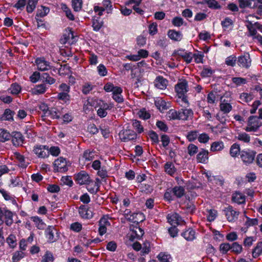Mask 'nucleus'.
<instances>
[{
	"mask_svg": "<svg viewBox=\"0 0 262 262\" xmlns=\"http://www.w3.org/2000/svg\"><path fill=\"white\" fill-rule=\"evenodd\" d=\"M179 111L178 112L174 110H170L168 111L167 116L170 120L179 119Z\"/></svg>",
	"mask_w": 262,
	"mask_h": 262,
	"instance_id": "obj_46",
	"label": "nucleus"
},
{
	"mask_svg": "<svg viewBox=\"0 0 262 262\" xmlns=\"http://www.w3.org/2000/svg\"><path fill=\"white\" fill-rule=\"evenodd\" d=\"M175 90L178 97L182 99V101L185 103H188V101L186 96V93L188 91L187 81L186 80H182L179 82L175 86Z\"/></svg>",
	"mask_w": 262,
	"mask_h": 262,
	"instance_id": "obj_2",
	"label": "nucleus"
},
{
	"mask_svg": "<svg viewBox=\"0 0 262 262\" xmlns=\"http://www.w3.org/2000/svg\"><path fill=\"white\" fill-rule=\"evenodd\" d=\"M73 32L71 29L66 30V32L63 35L62 38L60 39V42L62 44H66L69 41L71 38H73Z\"/></svg>",
	"mask_w": 262,
	"mask_h": 262,
	"instance_id": "obj_32",
	"label": "nucleus"
},
{
	"mask_svg": "<svg viewBox=\"0 0 262 262\" xmlns=\"http://www.w3.org/2000/svg\"><path fill=\"white\" fill-rule=\"evenodd\" d=\"M33 152L38 158L45 159L49 156V147L46 145H36L33 147Z\"/></svg>",
	"mask_w": 262,
	"mask_h": 262,
	"instance_id": "obj_4",
	"label": "nucleus"
},
{
	"mask_svg": "<svg viewBox=\"0 0 262 262\" xmlns=\"http://www.w3.org/2000/svg\"><path fill=\"white\" fill-rule=\"evenodd\" d=\"M232 81L236 86H239L245 84L247 82V79L242 77H233Z\"/></svg>",
	"mask_w": 262,
	"mask_h": 262,
	"instance_id": "obj_53",
	"label": "nucleus"
},
{
	"mask_svg": "<svg viewBox=\"0 0 262 262\" xmlns=\"http://www.w3.org/2000/svg\"><path fill=\"white\" fill-rule=\"evenodd\" d=\"M171 189L172 194L177 198H181L185 194V188L181 186H176Z\"/></svg>",
	"mask_w": 262,
	"mask_h": 262,
	"instance_id": "obj_22",
	"label": "nucleus"
},
{
	"mask_svg": "<svg viewBox=\"0 0 262 262\" xmlns=\"http://www.w3.org/2000/svg\"><path fill=\"white\" fill-rule=\"evenodd\" d=\"M187 149L188 154L192 156L197 153L198 147L193 144H190L187 147Z\"/></svg>",
	"mask_w": 262,
	"mask_h": 262,
	"instance_id": "obj_55",
	"label": "nucleus"
},
{
	"mask_svg": "<svg viewBox=\"0 0 262 262\" xmlns=\"http://www.w3.org/2000/svg\"><path fill=\"white\" fill-rule=\"evenodd\" d=\"M122 89L120 87H117L115 92L113 93V99L118 103H122L124 101L123 97L122 95Z\"/></svg>",
	"mask_w": 262,
	"mask_h": 262,
	"instance_id": "obj_20",
	"label": "nucleus"
},
{
	"mask_svg": "<svg viewBox=\"0 0 262 262\" xmlns=\"http://www.w3.org/2000/svg\"><path fill=\"white\" fill-rule=\"evenodd\" d=\"M231 250V245L229 243H223L220 246V251L222 254L227 253Z\"/></svg>",
	"mask_w": 262,
	"mask_h": 262,
	"instance_id": "obj_51",
	"label": "nucleus"
},
{
	"mask_svg": "<svg viewBox=\"0 0 262 262\" xmlns=\"http://www.w3.org/2000/svg\"><path fill=\"white\" fill-rule=\"evenodd\" d=\"M240 99L245 102H248L253 99V97L251 94L243 93L241 94Z\"/></svg>",
	"mask_w": 262,
	"mask_h": 262,
	"instance_id": "obj_54",
	"label": "nucleus"
},
{
	"mask_svg": "<svg viewBox=\"0 0 262 262\" xmlns=\"http://www.w3.org/2000/svg\"><path fill=\"white\" fill-rule=\"evenodd\" d=\"M240 152V147L239 144L234 143L231 146L230 154L232 157H235Z\"/></svg>",
	"mask_w": 262,
	"mask_h": 262,
	"instance_id": "obj_41",
	"label": "nucleus"
},
{
	"mask_svg": "<svg viewBox=\"0 0 262 262\" xmlns=\"http://www.w3.org/2000/svg\"><path fill=\"white\" fill-rule=\"evenodd\" d=\"M74 179L79 185L88 184L91 182L89 175L84 171H81L75 174Z\"/></svg>",
	"mask_w": 262,
	"mask_h": 262,
	"instance_id": "obj_7",
	"label": "nucleus"
},
{
	"mask_svg": "<svg viewBox=\"0 0 262 262\" xmlns=\"http://www.w3.org/2000/svg\"><path fill=\"white\" fill-rule=\"evenodd\" d=\"M254 0H238L239 6L241 8L249 7L251 5L252 1Z\"/></svg>",
	"mask_w": 262,
	"mask_h": 262,
	"instance_id": "obj_59",
	"label": "nucleus"
},
{
	"mask_svg": "<svg viewBox=\"0 0 262 262\" xmlns=\"http://www.w3.org/2000/svg\"><path fill=\"white\" fill-rule=\"evenodd\" d=\"M232 201L237 204H242L245 202V196L241 193L236 192L232 194Z\"/></svg>",
	"mask_w": 262,
	"mask_h": 262,
	"instance_id": "obj_27",
	"label": "nucleus"
},
{
	"mask_svg": "<svg viewBox=\"0 0 262 262\" xmlns=\"http://www.w3.org/2000/svg\"><path fill=\"white\" fill-rule=\"evenodd\" d=\"M256 152L253 150H242L240 152L241 158L245 164L252 163L255 157Z\"/></svg>",
	"mask_w": 262,
	"mask_h": 262,
	"instance_id": "obj_5",
	"label": "nucleus"
},
{
	"mask_svg": "<svg viewBox=\"0 0 262 262\" xmlns=\"http://www.w3.org/2000/svg\"><path fill=\"white\" fill-rule=\"evenodd\" d=\"M252 254L254 258L258 257L262 254V242L257 243L256 246L252 250Z\"/></svg>",
	"mask_w": 262,
	"mask_h": 262,
	"instance_id": "obj_30",
	"label": "nucleus"
},
{
	"mask_svg": "<svg viewBox=\"0 0 262 262\" xmlns=\"http://www.w3.org/2000/svg\"><path fill=\"white\" fill-rule=\"evenodd\" d=\"M0 193L2 194L4 198L7 200H12L13 203H16V201L14 199V198L10 194V193L3 189H0Z\"/></svg>",
	"mask_w": 262,
	"mask_h": 262,
	"instance_id": "obj_52",
	"label": "nucleus"
},
{
	"mask_svg": "<svg viewBox=\"0 0 262 262\" xmlns=\"http://www.w3.org/2000/svg\"><path fill=\"white\" fill-rule=\"evenodd\" d=\"M169 37L174 41H180L182 38V34L180 32L170 30L168 32Z\"/></svg>",
	"mask_w": 262,
	"mask_h": 262,
	"instance_id": "obj_28",
	"label": "nucleus"
},
{
	"mask_svg": "<svg viewBox=\"0 0 262 262\" xmlns=\"http://www.w3.org/2000/svg\"><path fill=\"white\" fill-rule=\"evenodd\" d=\"M236 58L235 56H230L226 59L225 63L227 65L234 67L235 64Z\"/></svg>",
	"mask_w": 262,
	"mask_h": 262,
	"instance_id": "obj_62",
	"label": "nucleus"
},
{
	"mask_svg": "<svg viewBox=\"0 0 262 262\" xmlns=\"http://www.w3.org/2000/svg\"><path fill=\"white\" fill-rule=\"evenodd\" d=\"M198 137V132L196 130L190 131L188 133L187 138L190 142L195 140Z\"/></svg>",
	"mask_w": 262,
	"mask_h": 262,
	"instance_id": "obj_57",
	"label": "nucleus"
},
{
	"mask_svg": "<svg viewBox=\"0 0 262 262\" xmlns=\"http://www.w3.org/2000/svg\"><path fill=\"white\" fill-rule=\"evenodd\" d=\"M72 7L75 11H79L82 8V0H72Z\"/></svg>",
	"mask_w": 262,
	"mask_h": 262,
	"instance_id": "obj_47",
	"label": "nucleus"
},
{
	"mask_svg": "<svg viewBox=\"0 0 262 262\" xmlns=\"http://www.w3.org/2000/svg\"><path fill=\"white\" fill-rule=\"evenodd\" d=\"M158 258L160 262H170L169 259L171 258V256L170 255L160 253L158 255Z\"/></svg>",
	"mask_w": 262,
	"mask_h": 262,
	"instance_id": "obj_60",
	"label": "nucleus"
},
{
	"mask_svg": "<svg viewBox=\"0 0 262 262\" xmlns=\"http://www.w3.org/2000/svg\"><path fill=\"white\" fill-rule=\"evenodd\" d=\"M49 12V8L45 6H41L40 8H38L37 9V13L35 16V19L37 23V27H45V25L44 24H42L41 25L39 24L38 17H43L47 15Z\"/></svg>",
	"mask_w": 262,
	"mask_h": 262,
	"instance_id": "obj_11",
	"label": "nucleus"
},
{
	"mask_svg": "<svg viewBox=\"0 0 262 262\" xmlns=\"http://www.w3.org/2000/svg\"><path fill=\"white\" fill-rule=\"evenodd\" d=\"M38 0H28L26 10L28 13H32L38 3Z\"/></svg>",
	"mask_w": 262,
	"mask_h": 262,
	"instance_id": "obj_38",
	"label": "nucleus"
},
{
	"mask_svg": "<svg viewBox=\"0 0 262 262\" xmlns=\"http://www.w3.org/2000/svg\"><path fill=\"white\" fill-rule=\"evenodd\" d=\"M3 215L5 216V224L7 226H11L13 224V213L12 212L8 210L4 209L3 211Z\"/></svg>",
	"mask_w": 262,
	"mask_h": 262,
	"instance_id": "obj_23",
	"label": "nucleus"
},
{
	"mask_svg": "<svg viewBox=\"0 0 262 262\" xmlns=\"http://www.w3.org/2000/svg\"><path fill=\"white\" fill-rule=\"evenodd\" d=\"M225 215L229 222H234L236 220L239 214V212L233 209L231 206H229L224 209Z\"/></svg>",
	"mask_w": 262,
	"mask_h": 262,
	"instance_id": "obj_9",
	"label": "nucleus"
},
{
	"mask_svg": "<svg viewBox=\"0 0 262 262\" xmlns=\"http://www.w3.org/2000/svg\"><path fill=\"white\" fill-rule=\"evenodd\" d=\"M220 110L224 114L229 113L232 108L231 105L225 99L222 100L220 104Z\"/></svg>",
	"mask_w": 262,
	"mask_h": 262,
	"instance_id": "obj_24",
	"label": "nucleus"
},
{
	"mask_svg": "<svg viewBox=\"0 0 262 262\" xmlns=\"http://www.w3.org/2000/svg\"><path fill=\"white\" fill-rule=\"evenodd\" d=\"M251 59L249 54H247L238 57L237 62L239 67L248 69L251 65Z\"/></svg>",
	"mask_w": 262,
	"mask_h": 262,
	"instance_id": "obj_13",
	"label": "nucleus"
},
{
	"mask_svg": "<svg viewBox=\"0 0 262 262\" xmlns=\"http://www.w3.org/2000/svg\"><path fill=\"white\" fill-rule=\"evenodd\" d=\"M10 93L13 95H17L20 93L21 91L20 86L16 83H13L11 85L9 89Z\"/></svg>",
	"mask_w": 262,
	"mask_h": 262,
	"instance_id": "obj_43",
	"label": "nucleus"
},
{
	"mask_svg": "<svg viewBox=\"0 0 262 262\" xmlns=\"http://www.w3.org/2000/svg\"><path fill=\"white\" fill-rule=\"evenodd\" d=\"M177 55L181 57L187 63L191 62L193 58V54L191 52H187L183 50H179L177 51Z\"/></svg>",
	"mask_w": 262,
	"mask_h": 262,
	"instance_id": "obj_17",
	"label": "nucleus"
},
{
	"mask_svg": "<svg viewBox=\"0 0 262 262\" xmlns=\"http://www.w3.org/2000/svg\"><path fill=\"white\" fill-rule=\"evenodd\" d=\"M14 114V112L12 111L10 109H6L4 114L1 117V119L3 120H8V121H12L13 120V115Z\"/></svg>",
	"mask_w": 262,
	"mask_h": 262,
	"instance_id": "obj_33",
	"label": "nucleus"
},
{
	"mask_svg": "<svg viewBox=\"0 0 262 262\" xmlns=\"http://www.w3.org/2000/svg\"><path fill=\"white\" fill-rule=\"evenodd\" d=\"M41 77L43 80V82H45L46 83L50 85L54 84L56 81V79L51 77L50 75L47 73H43L41 75Z\"/></svg>",
	"mask_w": 262,
	"mask_h": 262,
	"instance_id": "obj_39",
	"label": "nucleus"
},
{
	"mask_svg": "<svg viewBox=\"0 0 262 262\" xmlns=\"http://www.w3.org/2000/svg\"><path fill=\"white\" fill-rule=\"evenodd\" d=\"M54 232H56V229L53 226H49L46 230L48 241L50 243H53L57 240L58 236H54Z\"/></svg>",
	"mask_w": 262,
	"mask_h": 262,
	"instance_id": "obj_18",
	"label": "nucleus"
},
{
	"mask_svg": "<svg viewBox=\"0 0 262 262\" xmlns=\"http://www.w3.org/2000/svg\"><path fill=\"white\" fill-rule=\"evenodd\" d=\"M108 217L105 215L102 217L99 221V233L100 235H103L106 232V227L111 225L108 221Z\"/></svg>",
	"mask_w": 262,
	"mask_h": 262,
	"instance_id": "obj_10",
	"label": "nucleus"
},
{
	"mask_svg": "<svg viewBox=\"0 0 262 262\" xmlns=\"http://www.w3.org/2000/svg\"><path fill=\"white\" fill-rule=\"evenodd\" d=\"M156 88L160 90H165L168 84V81L162 76H157L154 82Z\"/></svg>",
	"mask_w": 262,
	"mask_h": 262,
	"instance_id": "obj_12",
	"label": "nucleus"
},
{
	"mask_svg": "<svg viewBox=\"0 0 262 262\" xmlns=\"http://www.w3.org/2000/svg\"><path fill=\"white\" fill-rule=\"evenodd\" d=\"M119 136L120 140L123 142H128L134 140L137 138V134L132 130H122L120 132Z\"/></svg>",
	"mask_w": 262,
	"mask_h": 262,
	"instance_id": "obj_6",
	"label": "nucleus"
},
{
	"mask_svg": "<svg viewBox=\"0 0 262 262\" xmlns=\"http://www.w3.org/2000/svg\"><path fill=\"white\" fill-rule=\"evenodd\" d=\"M37 68L40 71H46L50 69L49 62L46 61L43 58H38L35 60Z\"/></svg>",
	"mask_w": 262,
	"mask_h": 262,
	"instance_id": "obj_16",
	"label": "nucleus"
},
{
	"mask_svg": "<svg viewBox=\"0 0 262 262\" xmlns=\"http://www.w3.org/2000/svg\"><path fill=\"white\" fill-rule=\"evenodd\" d=\"M155 105L161 112L168 108L166 102L162 99L156 100L155 101Z\"/></svg>",
	"mask_w": 262,
	"mask_h": 262,
	"instance_id": "obj_42",
	"label": "nucleus"
},
{
	"mask_svg": "<svg viewBox=\"0 0 262 262\" xmlns=\"http://www.w3.org/2000/svg\"><path fill=\"white\" fill-rule=\"evenodd\" d=\"M54 170L58 172H65L68 170L66 159L59 157L54 163Z\"/></svg>",
	"mask_w": 262,
	"mask_h": 262,
	"instance_id": "obj_8",
	"label": "nucleus"
},
{
	"mask_svg": "<svg viewBox=\"0 0 262 262\" xmlns=\"http://www.w3.org/2000/svg\"><path fill=\"white\" fill-rule=\"evenodd\" d=\"M179 119L187 120L189 117L193 116V112L191 109H181L179 111Z\"/></svg>",
	"mask_w": 262,
	"mask_h": 262,
	"instance_id": "obj_21",
	"label": "nucleus"
},
{
	"mask_svg": "<svg viewBox=\"0 0 262 262\" xmlns=\"http://www.w3.org/2000/svg\"><path fill=\"white\" fill-rule=\"evenodd\" d=\"M165 171L169 175H172L176 171L174 166L171 162H167L164 165Z\"/></svg>",
	"mask_w": 262,
	"mask_h": 262,
	"instance_id": "obj_40",
	"label": "nucleus"
},
{
	"mask_svg": "<svg viewBox=\"0 0 262 262\" xmlns=\"http://www.w3.org/2000/svg\"><path fill=\"white\" fill-rule=\"evenodd\" d=\"M93 89V85L90 83H85L82 86L81 91L84 95L88 94Z\"/></svg>",
	"mask_w": 262,
	"mask_h": 262,
	"instance_id": "obj_48",
	"label": "nucleus"
},
{
	"mask_svg": "<svg viewBox=\"0 0 262 262\" xmlns=\"http://www.w3.org/2000/svg\"><path fill=\"white\" fill-rule=\"evenodd\" d=\"M262 108L258 110V117L251 116L248 118L247 126L245 128L246 132H255L262 124Z\"/></svg>",
	"mask_w": 262,
	"mask_h": 262,
	"instance_id": "obj_1",
	"label": "nucleus"
},
{
	"mask_svg": "<svg viewBox=\"0 0 262 262\" xmlns=\"http://www.w3.org/2000/svg\"><path fill=\"white\" fill-rule=\"evenodd\" d=\"M7 242L11 248H14L16 245L15 236L13 235H10L7 238Z\"/></svg>",
	"mask_w": 262,
	"mask_h": 262,
	"instance_id": "obj_64",
	"label": "nucleus"
},
{
	"mask_svg": "<svg viewBox=\"0 0 262 262\" xmlns=\"http://www.w3.org/2000/svg\"><path fill=\"white\" fill-rule=\"evenodd\" d=\"M102 21L99 18H94L93 19L92 26L93 27V29L95 31H97L99 30L102 27Z\"/></svg>",
	"mask_w": 262,
	"mask_h": 262,
	"instance_id": "obj_45",
	"label": "nucleus"
},
{
	"mask_svg": "<svg viewBox=\"0 0 262 262\" xmlns=\"http://www.w3.org/2000/svg\"><path fill=\"white\" fill-rule=\"evenodd\" d=\"M58 111L56 108H49L46 112V117H50L52 119H59L60 116L58 114Z\"/></svg>",
	"mask_w": 262,
	"mask_h": 262,
	"instance_id": "obj_36",
	"label": "nucleus"
},
{
	"mask_svg": "<svg viewBox=\"0 0 262 262\" xmlns=\"http://www.w3.org/2000/svg\"><path fill=\"white\" fill-rule=\"evenodd\" d=\"M35 224L36 227L40 230H43L45 228L46 225L43 221L38 216H32L30 217Z\"/></svg>",
	"mask_w": 262,
	"mask_h": 262,
	"instance_id": "obj_26",
	"label": "nucleus"
},
{
	"mask_svg": "<svg viewBox=\"0 0 262 262\" xmlns=\"http://www.w3.org/2000/svg\"><path fill=\"white\" fill-rule=\"evenodd\" d=\"M98 74L101 76H105L107 73L106 67L102 64H100L97 67Z\"/></svg>",
	"mask_w": 262,
	"mask_h": 262,
	"instance_id": "obj_61",
	"label": "nucleus"
},
{
	"mask_svg": "<svg viewBox=\"0 0 262 262\" xmlns=\"http://www.w3.org/2000/svg\"><path fill=\"white\" fill-rule=\"evenodd\" d=\"M54 257L51 252L47 251L42 257L41 262H53Z\"/></svg>",
	"mask_w": 262,
	"mask_h": 262,
	"instance_id": "obj_50",
	"label": "nucleus"
},
{
	"mask_svg": "<svg viewBox=\"0 0 262 262\" xmlns=\"http://www.w3.org/2000/svg\"><path fill=\"white\" fill-rule=\"evenodd\" d=\"M168 222L172 226L179 225L182 222V217L179 214L173 212L167 216Z\"/></svg>",
	"mask_w": 262,
	"mask_h": 262,
	"instance_id": "obj_15",
	"label": "nucleus"
},
{
	"mask_svg": "<svg viewBox=\"0 0 262 262\" xmlns=\"http://www.w3.org/2000/svg\"><path fill=\"white\" fill-rule=\"evenodd\" d=\"M139 117L144 120H147L150 117V115L145 109L141 110L138 113Z\"/></svg>",
	"mask_w": 262,
	"mask_h": 262,
	"instance_id": "obj_56",
	"label": "nucleus"
},
{
	"mask_svg": "<svg viewBox=\"0 0 262 262\" xmlns=\"http://www.w3.org/2000/svg\"><path fill=\"white\" fill-rule=\"evenodd\" d=\"M47 87L45 83H41L40 84L36 85L33 89L32 93L35 95H39L44 94L47 90Z\"/></svg>",
	"mask_w": 262,
	"mask_h": 262,
	"instance_id": "obj_25",
	"label": "nucleus"
},
{
	"mask_svg": "<svg viewBox=\"0 0 262 262\" xmlns=\"http://www.w3.org/2000/svg\"><path fill=\"white\" fill-rule=\"evenodd\" d=\"M134 222H136V225H132L129 226V229L131 231L129 240L131 241H134L136 238L140 239L144 233V230L138 226L139 222L138 221H135Z\"/></svg>",
	"mask_w": 262,
	"mask_h": 262,
	"instance_id": "obj_3",
	"label": "nucleus"
},
{
	"mask_svg": "<svg viewBox=\"0 0 262 262\" xmlns=\"http://www.w3.org/2000/svg\"><path fill=\"white\" fill-rule=\"evenodd\" d=\"M231 250L232 252L238 254L242 252L243 248L237 242H234L231 245Z\"/></svg>",
	"mask_w": 262,
	"mask_h": 262,
	"instance_id": "obj_44",
	"label": "nucleus"
},
{
	"mask_svg": "<svg viewBox=\"0 0 262 262\" xmlns=\"http://www.w3.org/2000/svg\"><path fill=\"white\" fill-rule=\"evenodd\" d=\"M11 138V135L4 129H0V142H5Z\"/></svg>",
	"mask_w": 262,
	"mask_h": 262,
	"instance_id": "obj_34",
	"label": "nucleus"
},
{
	"mask_svg": "<svg viewBox=\"0 0 262 262\" xmlns=\"http://www.w3.org/2000/svg\"><path fill=\"white\" fill-rule=\"evenodd\" d=\"M168 41V40L166 37H162L157 41V45L162 48H164L167 46Z\"/></svg>",
	"mask_w": 262,
	"mask_h": 262,
	"instance_id": "obj_58",
	"label": "nucleus"
},
{
	"mask_svg": "<svg viewBox=\"0 0 262 262\" xmlns=\"http://www.w3.org/2000/svg\"><path fill=\"white\" fill-rule=\"evenodd\" d=\"M12 142L14 146H19L22 145L24 138L23 135L18 132H14L11 135Z\"/></svg>",
	"mask_w": 262,
	"mask_h": 262,
	"instance_id": "obj_14",
	"label": "nucleus"
},
{
	"mask_svg": "<svg viewBox=\"0 0 262 262\" xmlns=\"http://www.w3.org/2000/svg\"><path fill=\"white\" fill-rule=\"evenodd\" d=\"M79 213L82 218L91 219L93 216L92 212L88 210L84 205H81L79 207Z\"/></svg>",
	"mask_w": 262,
	"mask_h": 262,
	"instance_id": "obj_19",
	"label": "nucleus"
},
{
	"mask_svg": "<svg viewBox=\"0 0 262 262\" xmlns=\"http://www.w3.org/2000/svg\"><path fill=\"white\" fill-rule=\"evenodd\" d=\"M133 126L134 128L140 134L143 132V127L141 125L140 121L134 120L133 121Z\"/></svg>",
	"mask_w": 262,
	"mask_h": 262,
	"instance_id": "obj_49",
	"label": "nucleus"
},
{
	"mask_svg": "<svg viewBox=\"0 0 262 262\" xmlns=\"http://www.w3.org/2000/svg\"><path fill=\"white\" fill-rule=\"evenodd\" d=\"M235 138L238 140L243 142L245 143H248L250 141V136L246 133H239Z\"/></svg>",
	"mask_w": 262,
	"mask_h": 262,
	"instance_id": "obj_35",
	"label": "nucleus"
},
{
	"mask_svg": "<svg viewBox=\"0 0 262 262\" xmlns=\"http://www.w3.org/2000/svg\"><path fill=\"white\" fill-rule=\"evenodd\" d=\"M224 144L222 141L214 142L211 144L210 150L212 151H221L224 148Z\"/></svg>",
	"mask_w": 262,
	"mask_h": 262,
	"instance_id": "obj_37",
	"label": "nucleus"
},
{
	"mask_svg": "<svg viewBox=\"0 0 262 262\" xmlns=\"http://www.w3.org/2000/svg\"><path fill=\"white\" fill-rule=\"evenodd\" d=\"M181 235L187 241H192L195 238V231L191 228L182 232Z\"/></svg>",
	"mask_w": 262,
	"mask_h": 262,
	"instance_id": "obj_29",
	"label": "nucleus"
},
{
	"mask_svg": "<svg viewBox=\"0 0 262 262\" xmlns=\"http://www.w3.org/2000/svg\"><path fill=\"white\" fill-rule=\"evenodd\" d=\"M57 98L59 100H61L64 102H67V101H69L70 98V96L69 95V93L67 92H60L58 94Z\"/></svg>",
	"mask_w": 262,
	"mask_h": 262,
	"instance_id": "obj_63",
	"label": "nucleus"
},
{
	"mask_svg": "<svg viewBox=\"0 0 262 262\" xmlns=\"http://www.w3.org/2000/svg\"><path fill=\"white\" fill-rule=\"evenodd\" d=\"M208 151L205 149H202L197 155V161L200 163H205L208 159Z\"/></svg>",
	"mask_w": 262,
	"mask_h": 262,
	"instance_id": "obj_31",
	"label": "nucleus"
}]
</instances>
